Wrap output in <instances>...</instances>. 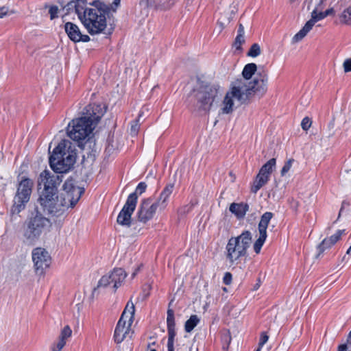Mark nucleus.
Returning a JSON list of instances; mask_svg holds the SVG:
<instances>
[{
    "label": "nucleus",
    "instance_id": "nucleus-1",
    "mask_svg": "<svg viewBox=\"0 0 351 351\" xmlns=\"http://www.w3.org/2000/svg\"><path fill=\"white\" fill-rule=\"evenodd\" d=\"M120 4L121 0H114L110 5L96 1L93 3V8H86L84 0H76L69 2L64 8L68 12H75L88 32L95 35L104 32L107 26L106 16L115 12Z\"/></svg>",
    "mask_w": 351,
    "mask_h": 351
},
{
    "label": "nucleus",
    "instance_id": "nucleus-2",
    "mask_svg": "<svg viewBox=\"0 0 351 351\" xmlns=\"http://www.w3.org/2000/svg\"><path fill=\"white\" fill-rule=\"evenodd\" d=\"M106 110L100 104L88 105L81 117L73 119L66 128V134L72 140L80 143L92 134Z\"/></svg>",
    "mask_w": 351,
    "mask_h": 351
},
{
    "label": "nucleus",
    "instance_id": "nucleus-3",
    "mask_svg": "<svg viewBox=\"0 0 351 351\" xmlns=\"http://www.w3.org/2000/svg\"><path fill=\"white\" fill-rule=\"evenodd\" d=\"M71 145L69 141L62 140L53 149L49 157V164L55 172L66 173L74 165L77 154Z\"/></svg>",
    "mask_w": 351,
    "mask_h": 351
},
{
    "label": "nucleus",
    "instance_id": "nucleus-4",
    "mask_svg": "<svg viewBox=\"0 0 351 351\" xmlns=\"http://www.w3.org/2000/svg\"><path fill=\"white\" fill-rule=\"evenodd\" d=\"M51 226L50 220L44 217L36 208L25 223L23 232V242L30 245H35L42 234L47 231Z\"/></svg>",
    "mask_w": 351,
    "mask_h": 351
},
{
    "label": "nucleus",
    "instance_id": "nucleus-5",
    "mask_svg": "<svg viewBox=\"0 0 351 351\" xmlns=\"http://www.w3.org/2000/svg\"><path fill=\"white\" fill-rule=\"evenodd\" d=\"M173 184L167 185L155 202L152 198L142 199L137 212L138 221L145 223L154 217L157 208H159L160 210H165L167 206L168 199L173 192Z\"/></svg>",
    "mask_w": 351,
    "mask_h": 351
},
{
    "label": "nucleus",
    "instance_id": "nucleus-6",
    "mask_svg": "<svg viewBox=\"0 0 351 351\" xmlns=\"http://www.w3.org/2000/svg\"><path fill=\"white\" fill-rule=\"evenodd\" d=\"M219 90V85L197 79L191 96L195 99L198 109L207 111L218 96Z\"/></svg>",
    "mask_w": 351,
    "mask_h": 351
},
{
    "label": "nucleus",
    "instance_id": "nucleus-7",
    "mask_svg": "<svg viewBox=\"0 0 351 351\" xmlns=\"http://www.w3.org/2000/svg\"><path fill=\"white\" fill-rule=\"evenodd\" d=\"M252 235L249 230L243 231L237 237H232L226 247V258L231 264L237 263L239 259L247 255Z\"/></svg>",
    "mask_w": 351,
    "mask_h": 351
},
{
    "label": "nucleus",
    "instance_id": "nucleus-8",
    "mask_svg": "<svg viewBox=\"0 0 351 351\" xmlns=\"http://www.w3.org/2000/svg\"><path fill=\"white\" fill-rule=\"evenodd\" d=\"M242 82H232L230 89L226 93L221 104L220 110L222 114L232 113L234 108L244 104L248 97L246 95V89H244Z\"/></svg>",
    "mask_w": 351,
    "mask_h": 351
},
{
    "label": "nucleus",
    "instance_id": "nucleus-9",
    "mask_svg": "<svg viewBox=\"0 0 351 351\" xmlns=\"http://www.w3.org/2000/svg\"><path fill=\"white\" fill-rule=\"evenodd\" d=\"M135 312L134 304L129 301L122 313L116 326L114 332V339L117 343H120L132 333L131 326L134 321Z\"/></svg>",
    "mask_w": 351,
    "mask_h": 351
},
{
    "label": "nucleus",
    "instance_id": "nucleus-10",
    "mask_svg": "<svg viewBox=\"0 0 351 351\" xmlns=\"http://www.w3.org/2000/svg\"><path fill=\"white\" fill-rule=\"evenodd\" d=\"M33 186L32 180L27 177L21 178L14 197V204L12 206V213L18 214L25 209L27 203L29 201Z\"/></svg>",
    "mask_w": 351,
    "mask_h": 351
},
{
    "label": "nucleus",
    "instance_id": "nucleus-11",
    "mask_svg": "<svg viewBox=\"0 0 351 351\" xmlns=\"http://www.w3.org/2000/svg\"><path fill=\"white\" fill-rule=\"evenodd\" d=\"M63 189L64 193L61 195L60 198L61 204L60 216L63 215L66 209L73 208L84 192L81 188L74 186L72 180H69L64 183Z\"/></svg>",
    "mask_w": 351,
    "mask_h": 351
},
{
    "label": "nucleus",
    "instance_id": "nucleus-12",
    "mask_svg": "<svg viewBox=\"0 0 351 351\" xmlns=\"http://www.w3.org/2000/svg\"><path fill=\"white\" fill-rule=\"evenodd\" d=\"M38 201L44 212L51 216H60L61 204L58 192H41Z\"/></svg>",
    "mask_w": 351,
    "mask_h": 351
},
{
    "label": "nucleus",
    "instance_id": "nucleus-13",
    "mask_svg": "<svg viewBox=\"0 0 351 351\" xmlns=\"http://www.w3.org/2000/svg\"><path fill=\"white\" fill-rule=\"evenodd\" d=\"M34 268L36 274L43 275L51 263L49 252L44 248L36 247L32 252Z\"/></svg>",
    "mask_w": 351,
    "mask_h": 351
},
{
    "label": "nucleus",
    "instance_id": "nucleus-14",
    "mask_svg": "<svg viewBox=\"0 0 351 351\" xmlns=\"http://www.w3.org/2000/svg\"><path fill=\"white\" fill-rule=\"evenodd\" d=\"M62 176L45 170L40 173L38 184L43 186L42 192H58V187L62 182Z\"/></svg>",
    "mask_w": 351,
    "mask_h": 351
},
{
    "label": "nucleus",
    "instance_id": "nucleus-15",
    "mask_svg": "<svg viewBox=\"0 0 351 351\" xmlns=\"http://www.w3.org/2000/svg\"><path fill=\"white\" fill-rule=\"evenodd\" d=\"M275 166V158L270 159L262 166L251 187V191L252 193H256L261 188L267 183Z\"/></svg>",
    "mask_w": 351,
    "mask_h": 351
},
{
    "label": "nucleus",
    "instance_id": "nucleus-16",
    "mask_svg": "<svg viewBox=\"0 0 351 351\" xmlns=\"http://www.w3.org/2000/svg\"><path fill=\"white\" fill-rule=\"evenodd\" d=\"M268 80L267 73L265 69L258 73L257 77L252 80H250L246 84V95L249 98L252 93L263 95L267 91V83Z\"/></svg>",
    "mask_w": 351,
    "mask_h": 351
},
{
    "label": "nucleus",
    "instance_id": "nucleus-17",
    "mask_svg": "<svg viewBox=\"0 0 351 351\" xmlns=\"http://www.w3.org/2000/svg\"><path fill=\"white\" fill-rule=\"evenodd\" d=\"M274 214L271 212L265 213L261 218L258 223V237L254 243L253 248L256 254H259L262 246L267 239V229Z\"/></svg>",
    "mask_w": 351,
    "mask_h": 351
},
{
    "label": "nucleus",
    "instance_id": "nucleus-18",
    "mask_svg": "<svg viewBox=\"0 0 351 351\" xmlns=\"http://www.w3.org/2000/svg\"><path fill=\"white\" fill-rule=\"evenodd\" d=\"M135 197H128L125 204L120 211L117 221L121 226L129 227L131 224V216L136 208Z\"/></svg>",
    "mask_w": 351,
    "mask_h": 351
},
{
    "label": "nucleus",
    "instance_id": "nucleus-19",
    "mask_svg": "<svg viewBox=\"0 0 351 351\" xmlns=\"http://www.w3.org/2000/svg\"><path fill=\"white\" fill-rule=\"evenodd\" d=\"M167 325L168 332L167 349L168 351H174V339L176 335V322L174 311L170 308L167 310Z\"/></svg>",
    "mask_w": 351,
    "mask_h": 351
},
{
    "label": "nucleus",
    "instance_id": "nucleus-20",
    "mask_svg": "<svg viewBox=\"0 0 351 351\" xmlns=\"http://www.w3.org/2000/svg\"><path fill=\"white\" fill-rule=\"evenodd\" d=\"M64 29L69 38L75 43L80 41L88 42L90 40V37L88 35L82 34L79 27L71 22L65 23Z\"/></svg>",
    "mask_w": 351,
    "mask_h": 351
},
{
    "label": "nucleus",
    "instance_id": "nucleus-21",
    "mask_svg": "<svg viewBox=\"0 0 351 351\" xmlns=\"http://www.w3.org/2000/svg\"><path fill=\"white\" fill-rule=\"evenodd\" d=\"M344 231V230H337L331 237L324 239L317 247L318 254L316 258H319L326 250L332 247L341 239Z\"/></svg>",
    "mask_w": 351,
    "mask_h": 351
},
{
    "label": "nucleus",
    "instance_id": "nucleus-22",
    "mask_svg": "<svg viewBox=\"0 0 351 351\" xmlns=\"http://www.w3.org/2000/svg\"><path fill=\"white\" fill-rule=\"evenodd\" d=\"M108 275L110 277L109 281L114 291L121 286L126 277L125 271L121 268L114 269L112 272L108 274Z\"/></svg>",
    "mask_w": 351,
    "mask_h": 351
},
{
    "label": "nucleus",
    "instance_id": "nucleus-23",
    "mask_svg": "<svg viewBox=\"0 0 351 351\" xmlns=\"http://www.w3.org/2000/svg\"><path fill=\"white\" fill-rule=\"evenodd\" d=\"M108 275L110 277L109 281L114 291L121 286L126 277L125 271L121 268L114 269L112 272L108 274Z\"/></svg>",
    "mask_w": 351,
    "mask_h": 351
},
{
    "label": "nucleus",
    "instance_id": "nucleus-24",
    "mask_svg": "<svg viewBox=\"0 0 351 351\" xmlns=\"http://www.w3.org/2000/svg\"><path fill=\"white\" fill-rule=\"evenodd\" d=\"M108 275L110 277L109 281L114 291L121 286L126 277L125 271L121 268L114 269L112 272L108 274Z\"/></svg>",
    "mask_w": 351,
    "mask_h": 351
},
{
    "label": "nucleus",
    "instance_id": "nucleus-25",
    "mask_svg": "<svg viewBox=\"0 0 351 351\" xmlns=\"http://www.w3.org/2000/svg\"><path fill=\"white\" fill-rule=\"evenodd\" d=\"M257 70V66L255 63H249L247 64L242 71L243 78L237 79L233 82H242L244 86V89H245L246 84L250 80H251L252 77L256 73Z\"/></svg>",
    "mask_w": 351,
    "mask_h": 351
},
{
    "label": "nucleus",
    "instance_id": "nucleus-26",
    "mask_svg": "<svg viewBox=\"0 0 351 351\" xmlns=\"http://www.w3.org/2000/svg\"><path fill=\"white\" fill-rule=\"evenodd\" d=\"M248 209L249 206L244 203H232L230 206V211L239 219L243 218Z\"/></svg>",
    "mask_w": 351,
    "mask_h": 351
},
{
    "label": "nucleus",
    "instance_id": "nucleus-27",
    "mask_svg": "<svg viewBox=\"0 0 351 351\" xmlns=\"http://www.w3.org/2000/svg\"><path fill=\"white\" fill-rule=\"evenodd\" d=\"M109 280L110 277L108 274L103 276L98 282L97 286L93 290V295H98L100 293L101 288L111 287Z\"/></svg>",
    "mask_w": 351,
    "mask_h": 351
},
{
    "label": "nucleus",
    "instance_id": "nucleus-28",
    "mask_svg": "<svg viewBox=\"0 0 351 351\" xmlns=\"http://www.w3.org/2000/svg\"><path fill=\"white\" fill-rule=\"evenodd\" d=\"M312 28L313 27L306 22L304 26L293 37L292 42L296 43L302 40Z\"/></svg>",
    "mask_w": 351,
    "mask_h": 351
},
{
    "label": "nucleus",
    "instance_id": "nucleus-29",
    "mask_svg": "<svg viewBox=\"0 0 351 351\" xmlns=\"http://www.w3.org/2000/svg\"><path fill=\"white\" fill-rule=\"evenodd\" d=\"M244 34V27L242 24H239L238 28V34L234 42V46L237 49H241V45L245 43Z\"/></svg>",
    "mask_w": 351,
    "mask_h": 351
},
{
    "label": "nucleus",
    "instance_id": "nucleus-30",
    "mask_svg": "<svg viewBox=\"0 0 351 351\" xmlns=\"http://www.w3.org/2000/svg\"><path fill=\"white\" fill-rule=\"evenodd\" d=\"M199 318L197 315H192L190 318L186 320L184 324V330L186 332H191L194 328L199 324Z\"/></svg>",
    "mask_w": 351,
    "mask_h": 351
},
{
    "label": "nucleus",
    "instance_id": "nucleus-31",
    "mask_svg": "<svg viewBox=\"0 0 351 351\" xmlns=\"http://www.w3.org/2000/svg\"><path fill=\"white\" fill-rule=\"evenodd\" d=\"M231 341L232 337L230 332L228 330H223L221 333V343L223 350H228Z\"/></svg>",
    "mask_w": 351,
    "mask_h": 351
},
{
    "label": "nucleus",
    "instance_id": "nucleus-32",
    "mask_svg": "<svg viewBox=\"0 0 351 351\" xmlns=\"http://www.w3.org/2000/svg\"><path fill=\"white\" fill-rule=\"evenodd\" d=\"M339 19L341 23L351 25V7L346 8L341 14Z\"/></svg>",
    "mask_w": 351,
    "mask_h": 351
},
{
    "label": "nucleus",
    "instance_id": "nucleus-33",
    "mask_svg": "<svg viewBox=\"0 0 351 351\" xmlns=\"http://www.w3.org/2000/svg\"><path fill=\"white\" fill-rule=\"evenodd\" d=\"M71 336L72 330L69 325H66L64 326L63 328H62L60 330L58 338L66 342L67 340L71 337Z\"/></svg>",
    "mask_w": 351,
    "mask_h": 351
},
{
    "label": "nucleus",
    "instance_id": "nucleus-34",
    "mask_svg": "<svg viewBox=\"0 0 351 351\" xmlns=\"http://www.w3.org/2000/svg\"><path fill=\"white\" fill-rule=\"evenodd\" d=\"M324 19V15L322 12H317L316 10H314L311 12V19L307 21L311 27H313L316 22L321 21Z\"/></svg>",
    "mask_w": 351,
    "mask_h": 351
},
{
    "label": "nucleus",
    "instance_id": "nucleus-35",
    "mask_svg": "<svg viewBox=\"0 0 351 351\" xmlns=\"http://www.w3.org/2000/svg\"><path fill=\"white\" fill-rule=\"evenodd\" d=\"M146 188H147V184L145 182H140L138 184V186H136L135 191L134 193L130 194V195L128 196V197H131L132 195H134V197H135V205L136 206L138 195H140L143 194L145 191Z\"/></svg>",
    "mask_w": 351,
    "mask_h": 351
},
{
    "label": "nucleus",
    "instance_id": "nucleus-36",
    "mask_svg": "<svg viewBox=\"0 0 351 351\" xmlns=\"http://www.w3.org/2000/svg\"><path fill=\"white\" fill-rule=\"evenodd\" d=\"M260 53H261L260 46L257 43H254L251 46V47L247 53V56L254 58V57H257L258 56H259Z\"/></svg>",
    "mask_w": 351,
    "mask_h": 351
},
{
    "label": "nucleus",
    "instance_id": "nucleus-37",
    "mask_svg": "<svg viewBox=\"0 0 351 351\" xmlns=\"http://www.w3.org/2000/svg\"><path fill=\"white\" fill-rule=\"evenodd\" d=\"M66 344L65 341L58 339L57 342L53 343L51 346V351H61Z\"/></svg>",
    "mask_w": 351,
    "mask_h": 351
},
{
    "label": "nucleus",
    "instance_id": "nucleus-38",
    "mask_svg": "<svg viewBox=\"0 0 351 351\" xmlns=\"http://www.w3.org/2000/svg\"><path fill=\"white\" fill-rule=\"evenodd\" d=\"M140 124L139 119H135L131 122L130 134L132 136H136L139 130Z\"/></svg>",
    "mask_w": 351,
    "mask_h": 351
},
{
    "label": "nucleus",
    "instance_id": "nucleus-39",
    "mask_svg": "<svg viewBox=\"0 0 351 351\" xmlns=\"http://www.w3.org/2000/svg\"><path fill=\"white\" fill-rule=\"evenodd\" d=\"M192 207H193L192 205H189V204L180 207L178 209L179 215H180L182 217L186 215L187 213L191 212V210H192Z\"/></svg>",
    "mask_w": 351,
    "mask_h": 351
},
{
    "label": "nucleus",
    "instance_id": "nucleus-40",
    "mask_svg": "<svg viewBox=\"0 0 351 351\" xmlns=\"http://www.w3.org/2000/svg\"><path fill=\"white\" fill-rule=\"evenodd\" d=\"M293 161V159H290L284 165L283 167L281 169V175L282 176H285L290 170L292 166Z\"/></svg>",
    "mask_w": 351,
    "mask_h": 351
},
{
    "label": "nucleus",
    "instance_id": "nucleus-41",
    "mask_svg": "<svg viewBox=\"0 0 351 351\" xmlns=\"http://www.w3.org/2000/svg\"><path fill=\"white\" fill-rule=\"evenodd\" d=\"M311 121L308 117H304L301 123V127L304 130H308L311 125Z\"/></svg>",
    "mask_w": 351,
    "mask_h": 351
},
{
    "label": "nucleus",
    "instance_id": "nucleus-42",
    "mask_svg": "<svg viewBox=\"0 0 351 351\" xmlns=\"http://www.w3.org/2000/svg\"><path fill=\"white\" fill-rule=\"evenodd\" d=\"M51 20H53L58 17V8L56 5L51 6L49 10Z\"/></svg>",
    "mask_w": 351,
    "mask_h": 351
},
{
    "label": "nucleus",
    "instance_id": "nucleus-43",
    "mask_svg": "<svg viewBox=\"0 0 351 351\" xmlns=\"http://www.w3.org/2000/svg\"><path fill=\"white\" fill-rule=\"evenodd\" d=\"M268 339H269V336L267 335L266 332H263L261 334V337H260V341H259V343H258V346L262 348L267 343Z\"/></svg>",
    "mask_w": 351,
    "mask_h": 351
},
{
    "label": "nucleus",
    "instance_id": "nucleus-44",
    "mask_svg": "<svg viewBox=\"0 0 351 351\" xmlns=\"http://www.w3.org/2000/svg\"><path fill=\"white\" fill-rule=\"evenodd\" d=\"M343 69L346 73L351 71V59H347L344 61Z\"/></svg>",
    "mask_w": 351,
    "mask_h": 351
},
{
    "label": "nucleus",
    "instance_id": "nucleus-45",
    "mask_svg": "<svg viewBox=\"0 0 351 351\" xmlns=\"http://www.w3.org/2000/svg\"><path fill=\"white\" fill-rule=\"evenodd\" d=\"M223 280L226 285H230L232 282V274L229 272H226L223 276Z\"/></svg>",
    "mask_w": 351,
    "mask_h": 351
},
{
    "label": "nucleus",
    "instance_id": "nucleus-46",
    "mask_svg": "<svg viewBox=\"0 0 351 351\" xmlns=\"http://www.w3.org/2000/svg\"><path fill=\"white\" fill-rule=\"evenodd\" d=\"M8 13V8L5 6L0 8V18H3L6 16Z\"/></svg>",
    "mask_w": 351,
    "mask_h": 351
},
{
    "label": "nucleus",
    "instance_id": "nucleus-47",
    "mask_svg": "<svg viewBox=\"0 0 351 351\" xmlns=\"http://www.w3.org/2000/svg\"><path fill=\"white\" fill-rule=\"evenodd\" d=\"M349 344L345 343L339 346L337 351H348V346Z\"/></svg>",
    "mask_w": 351,
    "mask_h": 351
},
{
    "label": "nucleus",
    "instance_id": "nucleus-48",
    "mask_svg": "<svg viewBox=\"0 0 351 351\" xmlns=\"http://www.w3.org/2000/svg\"><path fill=\"white\" fill-rule=\"evenodd\" d=\"M323 12V14L324 15V18H326L327 16L333 14L334 10H333L332 8H330V9H328L325 12Z\"/></svg>",
    "mask_w": 351,
    "mask_h": 351
},
{
    "label": "nucleus",
    "instance_id": "nucleus-49",
    "mask_svg": "<svg viewBox=\"0 0 351 351\" xmlns=\"http://www.w3.org/2000/svg\"><path fill=\"white\" fill-rule=\"evenodd\" d=\"M229 176H230V181H231L232 182H234L235 181V180H236V176H235V175L233 173V172H232V171H230V172H229Z\"/></svg>",
    "mask_w": 351,
    "mask_h": 351
},
{
    "label": "nucleus",
    "instance_id": "nucleus-50",
    "mask_svg": "<svg viewBox=\"0 0 351 351\" xmlns=\"http://www.w3.org/2000/svg\"><path fill=\"white\" fill-rule=\"evenodd\" d=\"M347 344H349V346H351V331L348 334V337L347 339Z\"/></svg>",
    "mask_w": 351,
    "mask_h": 351
},
{
    "label": "nucleus",
    "instance_id": "nucleus-51",
    "mask_svg": "<svg viewBox=\"0 0 351 351\" xmlns=\"http://www.w3.org/2000/svg\"><path fill=\"white\" fill-rule=\"evenodd\" d=\"M217 25H219V27H221V30L224 28V25H223V23L218 21L217 22Z\"/></svg>",
    "mask_w": 351,
    "mask_h": 351
},
{
    "label": "nucleus",
    "instance_id": "nucleus-52",
    "mask_svg": "<svg viewBox=\"0 0 351 351\" xmlns=\"http://www.w3.org/2000/svg\"><path fill=\"white\" fill-rule=\"evenodd\" d=\"M138 269H139V267L136 269L135 271L133 272V274H132L133 278L137 274V272H138Z\"/></svg>",
    "mask_w": 351,
    "mask_h": 351
},
{
    "label": "nucleus",
    "instance_id": "nucleus-53",
    "mask_svg": "<svg viewBox=\"0 0 351 351\" xmlns=\"http://www.w3.org/2000/svg\"><path fill=\"white\" fill-rule=\"evenodd\" d=\"M261 348H262L261 347H259V346H258V349H257L256 351H261Z\"/></svg>",
    "mask_w": 351,
    "mask_h": 351
},
{
    "label": "nucleus",
    "instance_id": "nucleus-54",
    "mask_svg": "<svg viewBox=\"0 0 351 351\" xmlns=\"http://www.w3.org/2000/svg\"><path fill=\"white\" fill-rule=\"evenodd\" d=\"M172 1V4L174 3L175 0H171Z\"/></svg>",
    "mask_w": 351,
    "mask_h": 351
},
{
    "label": "nucleus",
    "instance_id": "nucleus-55",
    "mask_svg": "<svg viewBox=\"0 0 351 351\" xmlns=\"http://www.w3.org/2000/svg\"><path fill=\"white\" fill-rule=\"evenodd\" d=\"M150 351H156L155 349H152Z\"/></svg>",
    "mask_w": 351,
    "mask_h": 351
}]
</instances>
